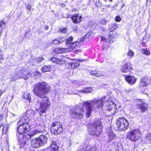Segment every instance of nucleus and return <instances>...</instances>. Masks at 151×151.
<instances>
[{"instance_id": "9", "label": "nucleus", "mask_w": 151, "mask_h": 151, "mask_svg": "<svg viewBox=\"0 0 151 151\" xmlns=\"http://www.w3.org/2000/svg\"><path fill=\"white\" fill-rule=\"evenodd\" d=\"M106 133L107 135L106 142L108 143H109L113 141L114 139L115 140L116 137L111 128L108 127L106 129Z\"/></svg>"}, {"instance_id": "14", "label": "nucleus", "mask_w": 151, "mask_h": 151, "mask_svg": "<svg viewBox=\"0 0 151 151\" xmlns=\"http://www.w3.org/2000/svg\"><path fill=\"white\" fill-rule=\"evenodd\" d=\"M104 107L105 109L108 111H111L114 107L115 109H117L116 104L111 101L107 100L106 101Z\"/></svg>"}, {"instance_id": "31", "label": "nucleus", "mask_w": 151, "mask_h": 151, "mask_svg": "<svg viewBox=\"0 0 151 151\" xmlns=\"http://www.w3.org/2000/svg\"><path fill=\"white\" fill-rule=\"evenodd\" d=\"M26 114L28 117H30L33 115V111L32 110L29 109L27 110L25 112Z\"/></svg>"}, {"instance_id": "5", "label": "nucleus", "mask_w": 151, "mask_h": 151, "mask_svg": "<svg viewBox=\"0 0 151 151\" xmlns=\"http://www.w3.org/2000/svg\"><path fill=\"white\" fill-rule=\"evenodd\" d=\"M116 125L119 131H125L128 128L129 123L124 117H120L116 120Z\"/></svg>"}, {"instance_id": "55", "label": "nucleus", "mask_w": 151, "mask_h": 151, "mask_svg": "<svg viewBox=\"0 0 151 151\" xmlns=\"http://www.w3.org/2000/svg\"><path fill=\"white\" fill-rule=\"evenodd\" d=\"M84 61V60H78L77 61L80 62H82Z\"/></svg>"}, {"instance_id": "18", "label": "nucleus", "mask_w": 151, "mask_h": 151, "mask_svg": "<svg viewBox=\"0 0 151 151\" xmlns=\"http://www.w3.org/2000/svg\"><path fill=\"white\" fill-rule=\"evenodd\" d=\"M91 74L95 77H100L104 76V72L96 70H92L90 72Z\"/></svg>"}, {"instance_id": "48", "label": "nucleus", "mask_w": 151, "mask_h": 151, "mask_svg": "<svg viewBox=\"0 0 151 151\" xmlns=\"http://www.w3.org/2000/svg\"><path fill=\"white\" fill-rule=\"evenodd\" d=\"M34 73L36 76H40L41 75V73L39 71L37 70L34 72Z\"/></svg>"}, {"instance_id": "22", "label": "nucleus", "mask_w": 151, "mask_h": 151, "mask_svg": "<svg viewBox=\"0 0 151 151\" xmlns=\"http://www.w3.org/2000/svg\"><path fill=\"white\" fill-rule=\"evenodd\" d=\"M81 44L80 42H75L71 43L69 47L70 49H78L81 47Z\"/></svg>"}, {"instance_id": "13", "label": "nucleus", "mask_w": 151, "mask_h": 151, "mask_svg": "<svg viewBox=\"0 0 151 151\" xmlns=\"http://www.w3.org/2000/svg\"><path fill=\"white\" fill-rule=\"evenodd\" d=\"M151 82V77L145 76L141 79L139 83L140 87H144L147 86Z\"/></svg>"}, {"instance_id": "32", "label": "nucleus", "mask_w": 151, "mask_h": 151, "mask_svg": "<svg viewBox=\"0 0 151 151\" xmlns=\"http://www.w3.org/2000/svg\"><path fill=\"white\" fill-rule=\"evenodd\" d=\"M73 37H68V38L66 40L65 44L66 45H70V44L71 43H72V42L73 41Z\"/></svg>"}, {"instance_id": "50", "label": "nucleus", "mask_w": 151, "mask_h": 151, "mask_svg": "<svg viewBox=\"0 0 151 151\" xmlns=\"http://www.w3.org/2000/svg\"><path fill=\"white\" fill-rule=\"evenodd\" d=\"M5 92V90H0V96H1V95L4 93Z\"/></svg>"}, {"instance_id": "54", "label": "nucleus", "mask_w": 151, "mask_h": 151, "mask_svg": "<svg viewBox=\"0 0 151 151\" xmlns=\"http://www.w3.org/2000/svg\"><path fill=\"white\" fill-rule=\"evenodd\" d=\"M115 19H121L119 16H117L116 17Z\"/></svg>"}, {"instance_id": "21", "label": "nucleus", "mask_w": 151, "mask_h": 151, "mask_svg": "<svg viewBox=\"0 0 151 151\" xmlns=\"http://www.w3.org/2000/svg\"><path fill=\"white\" fill-rule=\"evenodd\" d=\"M35 141L32 144L33 147L34 148H37L39 146H42L41 142H40L38 137L35 139Z\"/></svg>"}, {"instance_id": "45", "label": "nucleus", "mask_w": 151, "mask_h": 151, "mask_svg": "<svg viewBox=\"0 0 151 151\" xmlns=\"http://www.w3.org/2000/svg\"><path fill=\"white\" fill-rule=\"evenodd\" d=\"M107 22V21L105 19H102L100 22V23L102 25H104L106 24Z\"/></svg>"}, {"instance_id": "15", "label": "nucleus", "mask_w": 151, "mask_h": 151, "mask_svg": "<svg viewBox=\"0 0 151 151\" xmlns=\"http://www.w3.org/2000/svg\"><path fill=\"white\" fill-rule=\"evenodd\" d=\"M125 81L130 85L134 84L136 81L137 78L133 76L127 75L124 77Z\"/></svg>"}, {"instance_id": "37", "label": "nucleus", "mask_w": 151, "mask_h": 151, "mask_svg": "<svg viewBox=\"0 0 151 151\" xmlns=\"http://www.w3.org/2000/svg\"><path fill=\"white\" fill-rule=\"evenodd\" d=\"M81 16H79L78 14H75L73 16L71 19H81Z\"/></svg>"}, {"instance_id": "25", "label": "nucleus", "mask_w": 151, "mask_h": 151, "mask_svg": "<svg viewBox=\"0 0 151 151\" xmlns=\"http://www.w3.org/2000/svg\"><path fill=\"white\" fill-rule=\"evenodd\" d=\"M52 66L51 65H45L42 67L41 70L42 72L45 73L47 72H50L52 70Z\"/></svg>"}, {"instance_id": "23", "label": "nucleus", "mask_w": 151, "mask_h": 151, "mask_svg": "<svg viewBox=\"0 0 151 151\" xmlns=\"http://www.w3.org/2000/svg\"><path fill=\"white\" fill-rule=\"evenodd\" d=\"M40 142L42 144V146L43 145L44 143H45L47 141V138L46 136L44 135H41L38 137Z\"/></svg>"}, {"instance_id": "39", "label": "nucleus", "mask_w": 151, "mask_h": 151, "mask_svg": "<svg viewBox=\"0 0 151 151\" xmlns=\"http://www.w3.org/2000/svg\"><path fill=\"white\" fill-rule=\"evenodd\" d=\"M127 55L128 56L132 57L134 55V52L132 50H129Z\"/></svg>"}, {"instance_id": "11", "label": "nucleus", "mask_w": 151, "mask_h": 151, "mask_svg": "<svg viewBox=\"0 0 151 151\" xmlns=\"http://www.w3.org/2000/svg\"><path fill=\"white\" fill-rule=\"evenodd\" d=\"M139 102L141 103L137 106H138L137 108L139 109L141 112L143 113L148 110L149 108V105L148 104L144 102L143 99H137Z\"/></svg>"}, {"instance_id": "28", "label": "nucleus", "mask_w": 151, "mask_h": 151, "mask_svg": "<svg viewBox=\"0 0 151 151\" xmlns=\"http://www.w3.org/2000/svg\"><path fill=\"white\" fill-rule=\"evenodd\" d=\"M23 97L24 99L29 101V103L31 102L32 101L31 97L29 93L26 92L24 93L23 95Z\"/></svg>"}, {"instance_id": "2", "label": "nucleus", "mask_w": 151, "mask_h": 151, "mask_svg": "<svg viewBox=\"0 0 151 151\" xmlns=\"http://www.w3.org/2000/svg\"><path fill=\"white\" fill-rule=\"evenodd\" d=\"M105 98L106 97L105 96L104 97L99 99H95L91 101V102L88 101H85L83 103L82 106L85 107L86 109V117H89L92 112V103L94 104H96V108L97 109L102 108L103 106L104 101L103 99Z\"/></svg>"}, {"instance_id": "40", "label": "nucleus", "mask_w": 151, "mask_h": 151, "mask_svg": "<svg viewBox=\"0 0 151 151\" xmlns=\"http://www.w3.org/2000/svg\"><path fill=\"white\" fill-rule=\"evenodd\" d=\"M25 6H26V8L27 10L29 12L30 11V10L31 8V5L29 3H27V4H26Z\"/></svg>"}, {"instance_id": "57", "label": "nucleus", "mask_w": 151, "mask_h": 151, "mask_svg": "<svg viewBox=\"0 0 151 151\" xmlns=\"http://www.w3.org/2000/svg\"><path fill=\"white\" fill-rule=\"evenodd\" d=\"M61 6H62V7H65V4H61Z\"/></svg>"}, {"instance_id": "16", "label": "nucleus", "mask_w": 151, "mask_h": 151, "mask_svg": "<svg viewBox=\"0 0 151 151\" xmlns=\"http://www.w3.org/2000/svg\"><path fill=\"white\" fill-rule=\"evenodd\" d=\"M68 48L56 47L53 50V52L57 54L65 53L68 51Z\"/></svg>"}, {"instance_id": "34", "label": "nucleus", "mask_w": 151, "mask_h": 151, "mask_svg": "<svg viewBox=\"0 0 151 151\" xmlns=\"http://www.w3.org/2000/svg\"><path fill=\"white\" fill-rule=\"evenodd\" d=\"M91 88L90 87H87L83 89L82 91V92L83 93H89L91 91Z\"/></svg>"}, {"instance_id": "46", "label": "nucleus", "mask_w": 151, "mask_h": 151, "mask_svg": "<svg viewBox=\"0 0 151 151\" xmlns=\"http://www.w3.org/2000/svg\"><path fill=\"white\" fill-rule=\"evenodd\" d=\"M74 23L78 24L81 21V19H72Z\"/></svg>"}, {"instance_id": "42", "label": "nucleus", "mask_w": 151, "mask_h": 151, "mask_svg": "<svg viewBox=\"0 0 151 151\" xmlns=\"http://www.w3.org/2000/svg\"><path fill=\"white\" fill-rule=\"evenodd\" d=\"M145 138L148 140H151V132L146 135Z\"/></svg>"}, {"instance_id": "44", "label": "nucleus", "mask_w": 151, "mask_h": 151, "mask_svg": "<svg viewBox=\"0 0 151 151\" xmlns=\"http://www.w3.org/2000/svg\"><path fill=\"white\" fill-rule=\"evenodd\" d=\"M84 151H96V148L94 147H91L89 149L86 150Z\"/></svg>"}, {"instance_id": "26", "label": "nucleus", "mask_w": 151, "mask_h": 151, "mask_svg": "<svg viewBox=\"0 0 151 151\" xmlns=\"http://www.w3.org/2000/svg\"><path fill=\"white\" fill-rule=\"evenodd\" d=\"M68 64L70 66V67L72 69L77 68L79 67L80 65V64L77 61L74 63L73 62H70Z\"/></svg>"}, {"instance_id": "56", "label": "nucleus", "mask_w": 151, "mask_h": 151, "mask_svg": "<svg viewBox=\"0 0 151 151\" xmlns=\"http://www.w3.org/2000/svg\"><path fill=\"white\" fill-rule=\"evenodd\" d=\"M115 20L116 21L119 22L120 21L121 19H115Z\"/></svg>"}, {"instance_id": "29", "label": "nucleus", "mask_w": 151, "mask_h": 151, "mask_svg": "<svg viewBox=\"0 0 151 151\" xmlns=\"http://www.w3.org/2000/svg\"><path fill=\"white\" fill-rule=\"evenodd\" d=\"M22 121V124L28 123L29 121V119L28 117H23L19 120V122Z\"/></svg>"}, {"instance_id": "1", "label": "nucleus", "mask_w": 151, "mask_h": 151, "mask_svg": "<svg viewBox=\"0 0 151 151\" xmlns=\"http://www.w3.org/2000/svg\"><path fill=\"white\" fill-rule=\"evenodd\" d=\"M50 87L44 81L38 82L34 85L32 90L34 94L40 99L46 98L45 101L43 100V102L40 103V107L37 111L40 116H42L43 113H45L47 109L50 107L51 103L46 95L50 92Z\"/></svg>"}, {"instance_id": "24", "label": "nucleus", "mask_w": 151, "mask_h": 151, "mask_svg": "<svg viewBox=\"0 0 151 151\" xmlns=\"http://www.w3.org/2000/svg\"><path fill=\"white\" fill-rule=\"evenodd\" d=\"M64 39L63 37H60L58 38L54 39L52 41V44L55 45H58L59 44L62 43L63 40Z\"/></svg>"}, {"instance_id": "10", "label": "nucleus", "mask_w": 151, "mask_h": 151, "mask_svg": "<svg viewBox=\"0 0 151 151\" xmlns=\"http://www.w3.org/2000/svg\"><path fill=\"white\" fill-rule=\"evenodd\" d=\"M67 58L65 56L61 55L59 58L52 57L50 59V60L54 63L59 65H62L65 63L67 61Z\"/></svg>"}, {"instance_id": "47", "label": "nucleus", "mask_w": 151, "mask_h": 151, "mask_svg": "<svg viewBox=\"0 0 151 151\" xmlns=\"http://www.w3.org/2000/svg\"><path fill=\"white\" fill-rule=\"evenodd\" d=\"M100 37L101 41L104 42H106L107 41V39L105 37L102 36H101Z\"/></svg>"}, {"instance_id": "51", "label": "nucleus", "mask_w": 151, "mask_h": 151, "mask_svg": "<svg viewBox=\"0 0 151 151\" xmlns=\"http://www.w3.org/2000/svg\"><path fill=\"white\" fill-rule=\"evenodd\" d=\"M30 72H28L27 73V74L26 75V76H25V77H27V78H28L29 77V76H29L30 75Z\"/></svg>"}, {"instance_id": "41", "label": "nucleus", "mask_w": 151, "mask_h": 151, "mask_svg": "<svg viewBox=\"0 0 151 151\" xmlns=\"http://www.w3.org/2000/svg\"><path fill=\"white\" fill-rule=\"evenodd\" d=\"M67 30V29L65 28H61L59 29L60 31L64 34L66 33Z\"/></svg>"}, {"instance_id": "52", "label": "nucleus", "mask_w": 151, "mask_h": 151, "mask_svg": "<svg viewBox=\"0 0 151 151\" xmlns=\"http://www.w3.org/2000/svg\"><path fill=\"white\" fill-rule=\"evenodd\" d=\"M77 9H72L71 12H77Z\"/></svg>"}, {"instance_id": "35", "label": "nucleus", "mask_w": 151, "mask_h": 151, "mask_svg": "<svg viewBox=\"0 0 151 151\" xmlns=\"http://www.w3.org/2000/svg\"><path fill=\"white\" fill-rule=\"evenodd\" d=\"M6 27V23L3 20H1L0 21V27L2 29Z\"/></svg>"}, {"instance_id": "59", "label": "nucleus", "mask_w": 151, "mask_h": 151, "mask_svg": "<svg viewBox=\"0 0 151 151\" xmlns=\"http://www.w3.org/2000/svg\"><path fill=\"white\" fill-rule=\"evenodd\" d=\"M74 59H71V60H74Z\"/></svg>"}, {"instance_id": "6", "label": "nucleus", "mask_w": 151, "mask_h": 151, "mask_svg": "<svg viewBox=\"0 0 151 151\" xmlns=\"http://www.w3.org/2000/svg\"><path fill=\"white\" fill-rule=\"evenodd\" d=\"M84 113V111L83 107L78 106H76L75 108L74 111H72L70 113V118L82 119L83 117Z\"/></svg>"}, {"instance_id": "43", "label": "nucleus", "mask_w": 151, "mask_h": 151, "mask_svg": "<svg viewBox=\"0 0 151 151\" xmlns=\"http://www.w3.org/2000/svg\"><path fill=\"white\" fill-rule=\"evenodd\" d=\"M93 34L92 32H88L86 35H85L86 37L87 36L88 38H89L90 36L92 37L93 35Z\"/></svg>"}, {"instance_id": "30", "label": "nucleus", "mask_w": 151, "mask_h": 151, "mask_svg": "<svg viewBox=\"0 0 151 151\" xmlns=\"http://www.w3.org/2000/svg\"><path fill=\"white\" fill-rule=\"evenodd\" d=\"M142 53L145 55H150V52L148 50H147V48H146L145 49H142L141 50Z\"/></svg>"}, {"instance_id": "58", "label": "nucleus", "mask_w": 151, "mask_h": 151, "mask_svg": "<svg viewBox=\"0 0 151 151\" xmlns=\"http://www.w3.org/2000/svg\"><path fill=\"white\" fill-rule=\"evenodd\" d=\"M44 151H48V150H47V149H46Z\"/></svg>"}, {"instance_id": "36", "label": "nucleus", "mask_w": 151, "mask_h": 151, "mask_svg": "<svg viewBox=\"0 0 151 151\" xmlns=\"http://www.w3.org/2000/svg\"><path fill=\"white\" fill-rule=\"evenodd\" d=\"M1 52L2 51L0 50V63H2V61H4V54L1 53Z\"/></svg>"}, {"instance_id": "8", "label": "nucleus", "mask_w": 151, "mask_h": 151, "mask_svg": "<svg viewBox=\"0 0 151 151\" xmlns=\"http://www.w3.org/2000/svg\"><path fill=\"white\" fill-rule=\"evenodd\" d=\"M30 126L28 123L22 124L17 128L18 132L19 134H24L30 131Z\"/></svg>"}, {"instance_id": "53", "label": "nucleus", "mask_w": 151, "mask_h": 151, "mask_svg": "<svg viewBox=\"0 0 151 151\" xmlns=\"http://www.w3.org/2000/svg\"><path fill=\"white\" fill-rule=\"evenodd\" d=\"M48 27L47 26H45L44 27V29L45 30H47L48 29Z\"/></svg>"}, {"instance_id": "33", "label": "nucleus", "mask_w": 151, "mask_h": 151, "mask_svg": "<svg viewBox=\"0 0 151 151\" xmlns=\"http://www.w3.org/2000/svg\"><path fill=\"white\" fill-rule=\"evenodd\" d=\"M8 129V127L6 125L3 126L2 130V134H6L7 132Z\"/></svg>"}, {"instance_id": "19", "label": "nucleus", "mask_w": 151, "mask_h": 151, "mask_svg": "<svg viewBox=\"0 0 151 151\" xmlns=\"http://www.w3.org/2000/svg\"><path fill=\"white\" fill-rule=\"evenodd\" d=\"M29 141V138L25 135H23V137L19 139V142L21 146L25 145L27 141Z\"/></svg>"}, {"instance_id": "38", "label": "nucleus", "mask_w": 151, "mask_h": 151, "mask_svg": "<svg viewBox=\"0 0 151 151\" xmlns=\"http://www.w3.org/2000/svg\"><path fill=\"white\" fill-rule=\"evenodd\" d=\"M33 133H32L30 134H28V135H29L30 137H31L33 136H34L35 134L39 133L40 132V131L38 130H34L33 131Z\"/></svg>"}, {"instance_id": "7", "label": "nucleus", "mask_w": 151, "mask_h": 151, "mask_svg": "<svg viewBox=\"0 0 151 151\" xmlns=\"http://www.w3.org/2000/svg\"><path fill=\"white\" fill-rule=\"evenodd\" d=\"M50 129L52 133L56 135L60 134L63 131L62 124L58 121L52 123Z\"/></svg>"}, {"instance_id": "49", "label": "nucleus", "mask_w": 151, "mask_h": 151, "mask_svg": "<svg viewBox=\"0 0 151 151\" xmlns=\"http://www.w3.org/2000/svg\"><path fill=\"white\" fill-rule=\"evenodd\" d=\"M4 115L3 114H0V121L2 120L4 118Z\"/></svg>"}, {"instance_id": "17", "label": "nucleus", "mask_w": 151, "mask_h": 151, "mask_svg": "<svg viewBox=\"0 0 151 151\" xmlns=\"http://www.w3.org/2000/svg\"><path fill=\"white\" fill-rule=\"evenodd\" d=\"M117 36V33L113 31H110L108 37V39L109 42L111 43L114 42V39Z\"/></svg>"}, {"instance_id": "27", "label": "nucleus", "mask_w": 151, "mask_h": 151, "mask_svg": "<svg viewBox=\"0 0 151 151\" xmlns=\"http://www.w3.org/2000/svg\"><path fill=\"white\" fill-rule=\"evenodd\" d=\"M118 28V25L116 23H112L109 25V29L110 31H113Z\"/></svg>"}, {"instance_id": "3", "label": "nucleus", "mask_w": 151, "mask_h": 151, "mask_svg": "<svg viewBox=\"0 0 151 151\" xmlns=\"http://www.w3.org/2000/svg\"><path fill=\"white\" fill-rule=\"evenodd\" d=\"M91 133L93 135L98 137L101 134L102 126V123L99 119L94 120L91 125Z\"/></svg>"}, {"instance_id": "20", "label": "nucleus", "mask_w": 151, "mask_h": 151, "mask_svg": "<svg viewBox=\"0 0 151 151\" xmlns=\"http://www.w3.org/2000/svg\"><path fill=\"white\" fill-rule=\"evenodd\" d=\"M50 147L51 149L50 151H58V147L55 141L52 140Z\"/></svg>"}, {"instance_id": "4", "label": "nucleus", "mask_w": 151, "mask_h": 151, "mask_svg": "<svg viewBox=\"0 0 151 151\" xmlns=\"http://www.w3.org/2000/svg\"><path fill=\"white\" fill-rule=\"evenodd\" d=\"M142 132L139 129H134L129 131L127 134L126 138L131 142H136L142 137Z\"/></svg>"}, {"instance_id": "12", "label": "nucleus", "mask_w": 151, "mask_h": 151, "mask_svg": "<svg viewBox=\"0 0 151 151\" xmlns=\"http://www.w3.org/2000/svg\"><path fill=\"white\" fill-rule=\"evenodd\" d=\"M134 70L132 65L131 62H126L121 67V70L124 73H130Z\"/></svg>"}]
</instances>
